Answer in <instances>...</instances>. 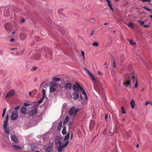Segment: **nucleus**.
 Returning a JSON list of instances; mask_svg holds the SVG:
<instances>
[{
	"instance_id": "obj_1",
	"label": "nucleus",
	"mask_w": 152,
	"mask_h": 152,
	"mask_svg": "<svg viewBox=\"0 0 152 152\" xmlns=\"http://www.w3.org/2000/svg\"><path fill=\"white\" fill-rule=\"evenodd\" d=\"M76 85H74L73 86V89L76 91H79L80 90L82 91L83 94L85 99L87 100L88 99L87 96L84 90H83V88L78 83H76Z\"/></svg>"
},
{
	"instance_id": "obj_2",
	"label": "nucleus",
	"mask_w": 152,
	"mask_h": 152,
	"mask_svg": "<svg viewBox=\"0 0 152 152\" xmlns=\"http://www.w3.org/2000/svg\"><path fill=\"white\" fill-rule=\"evenodd\" d=\"M18 114L17 111H13L10 117L11 119L12 120H15L18 118Z\"/></svg>"
},
{
	"instance_id": "obj_3",
	"label": "nucleus",
	"mask_w": 152,
	"mask_h": 152,
	"mask_svg": "<svg viewBox=\"0 0 152 152\" xmlns=\"http://www.w3.org/2000/svg\"><path fill=\"white\" fill-rule=\"evenodd\" d=\"M15 94V91L13 90H11L7 94L6 96V97L7 98L11 96L14 95Z\"/></svg>"
},
{
	"instance_id": "obj_4",
	"label": "nucleus",
	"mask_w": 152,
	"mask_h": 152,
	"mask_svg": "<svg viewBox=\"0 0 152 152\" xmlns=\"http://www.w3.org/2000/svg\"><path fill=\"white\" fill-rule=\"evenodd\" d=\"M55 143L56 145L58 144L59 145H61L59 137L58 136L56 137L55 139Z\"/></svg>"
},
{
	"instance_id": "obj_5",
	"label": "nucleus",
	"mask_w": 152,
	"mask_h": 152,
	"mask_svg": "<svg viewBox=\"0 0 152 152\" xmlns=\"http://www.w3.org/2000/svg\"><path fill=\"white\" fill-rule=\"evenodd\" d=\"M71 97L74 99H77L79 97V94L77 92H74L72 95Z\"/></svg>"
},
{
	"instance_id": "obj_6",
	"label": "nucleus",
	"mask_w": 152,
	"mask_h": 152,
	"mask_svg": "<svg viewBox=\"0 0 152 152\" xmlns=\"http://www.w3.org/2000/svg\"><path fill=\"white\" fill-rule=\"evenodd\" d=\"M72 87V85L70 83H67L65 84L64 88L67 90L70 89Z\"/></svg>"
},
{
	"instance_id": "obj_7",
	"label": "nucleus",
	"mask_w": 152,
	"mask_h": 152,
	"mask_svg": "<svg viewBox=\"0 0 152 152\" xmlns=\"http://www.w3.org/2000/svg\"><path fill=\"white\" fill-rule=\"evenodd\" d=\"M37 109H34L33 110L30 111L29 112V115L31 116L34 115L37 113Z\"/></svg>"
},
{
	"instance_id": "obj_8",
	"label": "nucleus",
	"mask_w": 152,
	"mask_h": 152,
	"mask_svg": "<svg viewBox=\"0 0 152 152\" xmlns=\"http://www.w3.org/2000/svg\"><path fill=\"white\" fill-rule=\"evenodd\" d=\"M4 27L6 30H9L11 28V25L9 23H6L4 25Z\"/></svg>"
},
{
	"instance_id": "obj_9",
	"label": "nucleus",
	"mask_w": 152,
	"mask_h": 152,
	"mask_svg": "<svg viewBox=\"0 0 152 152\" xmlns=\"http://www.w3.org/2000/svg\"><path fill=\"white\" fill-rule=\"evenodd\" d=\"M11 140L14 142L16 143L18 141V139L15 135H12L11 136Z\"/></svg>"
},
{
	"instance_id": "obj_10",
	"label": "nucleus",
	"mask_w": 152,
	"mask_h": 152,
	"mask_svg": "<svg viewBox=\"0 0 152 152\" xmlns=\"http://www.w3.org/2000/svg\"><path fill=\"white\" fill-rule=\"evenodd\" d=\"M36 148V146L33 145H30L28 147V150L30 151L34 150Z\"/></svg>"
},
{
	"instance_id": "obj_11",
	"label": "nucleus",
	"mask_w": 152,
	"mask_h": 152,
	"mask_svg": "<svg viewBox=\"0 0 152 152\" xmlns=\"http://www.w3.org/2000/svg\"><path fill=\"white\" fill-rule=\"evenodd\" d=\"M36 93V90H34L32 91H30L28 93V95L31 97H33Z\"/></svg>"
},
{
	"instance_id": "obj_12",
	"label": "nucleus",
	"mask_w": 152,
	"mask_h": 152,
	"mask_svg": "<svg viewBox=\"0 0 152 152\" xmlns=\"http://www.w3.org/2000/svg\"><path fill=\"white\" fill-rule=\"evenodd\" d=\"M53 148L52 146H49L47 147L46 149V152H51L53 151Z\"/></svg>"
},
{
	"instance_id": "obj_13",
	"label": "nucleus",
	"mask_w": 152,
	"mask_h": 152,
	"mask_svg": "<svg viewBox=\"0 0 152 152\" xmlns=\"http://www.w3.org/2000/svg\"><path fill=\"white\" fill-rule=\"evenodd\" d=\"M131 107L132 109L134 108L135 106V102L134 100L133 99H132L130 102Z\"/></svg>"
},
{
	"instance_id": "obj_14",
	"label": "nucleus",
	"mask_w": 152,
	"mask_h": 152,
	"mask_svg": "<svg viewBox=\"0 0 152 152\" xmlns=\"http://www.w3.org/2000/svg\"><path fill=\"white\" fill-rule=\"evenodd\" d=\"M63 148H64V147L62 146V144H61V145H59V146H58L57 148L58 152H61Z\"/></svg>"
},
{
	"instance_id": "obj_15",
	"label": "nucleus",
	"mask_w": 152,
	"mask_h": 152,
	"mask_svg": "<svg viewBox=\"0 0 152 152\" xmlns=\"http://www.w3.org/2000/svg\"><path fill=\"white\" fill-rule=\"evenodd\" d=\"M13 149L15 150H18L21 149L22 148L16 145H13L12 146Z\"/></svg>"
},
{
	"instance_id": "obj_16",
	"label": "nucleus",
	"mask_w": 152,
	"mask_h": 152,
	"mask_svg": "<svg viewBox=\"0 0 152 152\" xmlns=\"http://www.w3.org/2000/svg\"><path fill=\"white\" fill-rule=\"evenodd\" d=\"M70 132H71V131H68V133L65 137V138L64 139V141H66V140H68L69 139L70 137Z\"/></svg>"
},
{
	"instance_id": "obj_17",
	"label": "nucleus",
	"mask_w": 152,
	"mask_h": 152,
	"mask_svg": "<svg viewBox=\"0 0 152 152\" xmlns=\"http://www.w3.org/2000/svg\"><path fill=\"white\" fill-rule=\"evenodd\" d=\"M74 109H75V108H74V107H72L70 109V110H69V114L70 115H72L74 113Z\"/></svg>"
},
{
	"instance_id": "obj_18",
	"label": "nucleus",
	"mask_w": 152,
	"mask_h": 152,
	"mask_svg": "<svg viewBox=\"0 0 152 152\" xmlns=\"http://www.w3.org/2000/svg\"><path fill=\"white\" fill-rule=\"evenodd\" d=\"M21 110L22 113L23 114H26V113L27 109L25 107H23L21 108Z\"/></svg>"
},
{
	"instance_id": "obj_19",
	"label": "nucleus",
	"mask_w": 152,
	"mask_h": 152,
	"mask_svg": "<svg viewBox=\"0 0 152 152\" xmlns=\"http://www.w3.org/2000/svg\"><path fill=\"white\" fill-rule=\"evenodd\" d=\"M88 73L93 80L94 81H95V79L94 77V76L93 75L90 71L88 72Z\"/></svg>"
},
{
	"instance_id": "obj_20",
	"label": "nucleus",
	"mask_w": 152,
	"mask_h": 152,
	"mask_svg": "<svg viewBox=\"0 0 152 152\" xmlns=\"http://www.w3.org/2000/svg\"><path fill=\"white\" fill-rule=\"evenodd\" d=\"M5 130V134H7V135H9L10 134V131L9 129V128H6L4 129Z\"/></svg>"
},
{
	"instance_id": "obj_21",
	"label": "nucleus",
	"mask_w": 152,
	"mask_h": 152,
	"mask_svg": "<svg viewBox=\"0 0 152 152\" xmlns=\"http://www.w3.org/2000/svg\"><path fill=\"white\" fill-rule=\"evenodd\" d=\"M130 83V81L129 80H126L123 83V84L126 87H127L129 85Z\"/></svg>"
},
{
	"instance_id": "obj_22",
	"label": "nucleus",
	"mask_w": 152,
	"mask_h": 152,
	"mask_svg": "<svg viewBox=\"0 0 152 152\" xmlns=\"http://www.w3.org/2000/svg\"><path fill=\"white\" fill-rule=\"evenodd\" d=\"M62 122H60L58 124V129L59 131L60 130L62 127Z\"/></svg>"
},
{
	"instance_id": "obj_23",
	"label": "nucleus",
	"mask_w": 152,
	"mask_h": 152,
	"mask_svg": "<svg viewBox=\"0 0 152 152\" xmlns=\"http://www.w3.org/2000/svg\"><path fill=\"white\" fill-rule=\"evenodd\" d=\"M40 55L38 53L37 54H36L34 56V58L35 60H38L39 59V58L40 57Z\"/></svg>"
},
{
	"instance_id": "obj_24",
	"label": "nucleus",
	"mask_w": 152,
	"mask_h": 152,
	"mask_svg": "<svg viewBox=\"0 0 152 152\" xmlns=\"http://www.w3.org/2000/svg\"><path fill=\"white\" fill-rule=\"evenodd\" d=\"M8 125V123L7 122L4 121L3 125V128L4 129L6 128H7V126Z\"/></svg>"
},
{
	"instance_id": "obj_25",
	"label": "nucleus",
	"mask_w": 152,
	"mask_h": 152,
	"mask_svg": "<svg viewBox=\"0 0 152 152\" xmlns=\"http://www.w3.org/2000/svg\"><path fill=\"white\" fill-rule=\"evenodd\" d=\"M56 90V89L55 88L53 87H50V92H52L54 91H55Z\"/></svg>"
},
{
	"instance_id": "obj_26",
	"label": "nucleus",
	"mask_w": 152,
	"mask_h": 152,
	"mask_svg": "<svg viewBox=\"0 0 152 152\" xmlns=\"http://www.w3.org/2000/svg\"><path fill=\"white\" fill-rule=\"evenodd\" d=\"M62 134H66V128L65 126L63 127V129L62 131Z\"/></svg>"
},
{
	"instance_id": "obj_27",
	"label": "nucleus",
	"mask_w": 152,
	"mask_h": 152,
	"mask_svg": "<svg viewBox=\"0 0 152 152\" xmlns=\"http://www.w3.org/2000/svg\"><path fill=\"white\" fill-rule=\"evenodd\" d=\"M49 86H50V87H53L55 86V84L53 82H51L50 83H49Z\"/></svg>"
},
{
	"instance_id": "obj_28",
	"label": "nucleus",
	"mask_w": 152,
	"mask_h": 152,
	"mask_svg": "<svg viewBox=\"0 0 152 152\" xmlns=\"http://www.w3.org/2000/svg\"><path fill=\"white\" fill-rule=\"evenodd\" d=\"M148 104H150L152 105V102L150 101H147L145 103L144 106L147 105Z\"/></svg>"
},
{
	"instance_id": "obj_29",
	"label": "nucleus",
	"mask_w": 152,
	"mask_h": 152,
	"mask_svg": "<svg viewBox=\"0 0 152 152\" xmlns=\"http://www.w3.org/2000/svg\"><path fill=\"white\" fill-rule=\"evenodd\" d=\"M69 142L68 141H67L64 144H63V143L61 144H62V146H63L64 148L66 147L68 144H69Z\"/></svg>"
},
{
	"instance_id": "obj_30",
	"label": "nucleus",
	"mask_w": 152,
	"mask_h": 152,
	"mask_svg": "<svg viewBox=\"0 0 152 152\" xmlns=\"http://www.w3.org/2000/svg\"><path fill=\"white\" fill-rule=\"evenodd\" d=\"M69 119V118L68 116H66L65 118L64 121V123H67Z\"/></svg>"
},
{
	"instance_id": "obj_31",
	"label": "nucleus",
	"mask_w": 152,
	"mask_h": 152,
	"mask_svg": "<svg viewBox=\"0 0 152 152\" xmlns=\"http://www.w3.org/2000/svg\"><path fill=\"white\" fill-rule=\"evenodd\" d=\"M72 124V123L71 122H70L68 124V128H69V131H71L70 129H71V125Z\"/></svg>"
},
{
	"instance_id": "obj_32",
	"label": "nucleus",
	"mask_w": 152,
	"mask_h": 152,
	"mask_svg": "<svg viewBox=\"0 0 152 152\" xmlns=\"http://www.w3.org/2000/svg\"><path fill=\"white\" fill-rule=\"evenodd\" d=\"M53 80L55 81H58L60 80L61 79L57 77H54L53 78Z\"/></svg>"
},
{
	"instance_id": "obj_33",
	"label": "nucleus",
	"mask_w": 152,
	"mask_h": 152,
	"mask_svg": "<svg viewBox=\"0 0 152 152\" xmlns=\"http://www.w3.org/2000/svg\"><path fill=\"white\" fill-rule=\"evenodd\" d=\"M46 51L47 52H48L50 55V53H52V51L49 49H48V50H46Z\"/></svg>"
},
{
	"instance_id": "obj_34",
	"label": "nucleus",
	"mask_w": 152,
	"mask_h": 152,
	"mask_svg": "<svg viewBox=\"0 0 152 152\" xmlns=\"http://www.w3.org/2000/svg\"><path fill=\"white\" fill-rule=\"evenodd\" d=\"M44 98V97H42V98L40 99V100L38 101V104H40L42 102Z\"/></svg>"
},
{
	"instance_id": "obj_35",
	"label": "nucleus",
	"mask_w": 152,
	"mask_h": 152,
	"mask_svg": "<svg viewBox=\"0 0 152 152\" xmlns=\"http://www.w3.org/2000/svg\"><path fill=\"white\" fill-rule=\"evenodd\" d=\"M98 45H99L98 43L97 42H94L92 44V45H93L94 46H96V47L98 46Z\"/></svg>"
},
{
	"instance_id": "obj_36",
	"label": "nucleus",
	"mask_w": 152,
	"mask_h": 152,
	"mask_svg": "<svg viewBox=\"0 0 152 152\" xmlns=\"http://www.w3.org/2000/svg\"><path fill=\"white\" fill-rule=\"evenodd\" d=\"M42 92L43 93V96L42 97H45V89H42Z\"/></svg>"
},
{
	"instance_id": "obj_37",
	"label": "nucleus",
	"mask_w": 152,
	"mask_h": 152,
	"mask_svg": "<svg viewBox=\"0 0 152 152\" xmlns=\"http://www.w3.org/2000/svg\"><path fill=\"white\" fill-rule=\"evenodd\" d=\"M129 42L132 45H136V43L135 42H133L131 40H129Z\"/></svg>"
},
{
	"instance_id": "obj_38",
	"label": "nucleus",
	"mask_w": 152,
	"mask_h": 152,
	"mask_svg": "<svg viewBox=\"0 0 152 152\" xmlns=\"http://www.w3.org/2000/svg\"><path fill=\"white\" fill-rule=\"evenodd\" d=\"M128 25L129 27H131L133 28L134 27L133 26V24L132 23H131V22L129 23H128Z\"/></svg>"
},
{
	"instance_id": "obj_39",
	"label": "nucleus",
	"mask_w": 152,
	"mask_h": 152,
	"mask_svg": "<svg viewBox=\"0 0 152 152\" xmlns=\"http://www.w3.org/2000/svg\"><path fill=\"white\" fill-rule=\"evenodd\" d=\"M109 8H110V9H111V10L113 11V8L112 7V6L111 5V4H108Z\"/></svg>"
},
{
	"instance_id": "obj_40",
	"label": "nucleus",
	"mask_w": 152,
	"mask_h": 152,
	"mask_svg": "<svg viewBox=\"0 0 152 152\" xmlns=\"http://www.w3.org/2000/svg\"><path fill=\"white\" fill-rule=\"evenodd\" d=\"M9 115H6V120H5V121H7V122L9 120Z\"/></svg>"
},
{
	"instance_id": "obj_41",
	"label": "nucleus",
	"mask_w": 152,
	"mask_h": 152,
	"mask_svg": "<svg viewBox=\"0 0 152 152\" xmlns=\"http://www.w3.org/2000/svg\"><path fill=\"white\" fill-rule=\"evenodd\" d=\"M143 7L144 9H145V10H147V11H151V10H150V9H149V8H148L146 6H144V7Z\"/></svg>"
},
{
	"instance_id": "obj_42",
	"label": "nucleus",
	"mask_w": 152,
	"mask_h": 152,
	"mask_svg": "<svg viewBox=\"0 0 152 152\" xmlns=\"http://www.w3.org/2000/svg\"><path fill=\"white\" fill-rule=\"evenodd\" d=\"M138 81L137 80V79H136V83H135V86H134V88H137L138 87Z\"/></svg>"
},
{
	"instance_id": "obj_43",
	"label": "nucleus",
	"mask_w": 152,
	"mask_h": 152,
	"mask_svg": "<svg viewBox=\"0 0 152 152\" xmlns=\"http://www.w3.org/2000/svg\"><path fill=\"white\" fill-rule=\"evenodd\" d=\"M121 109L122 110V113L123 114H125V112L124 110V107H121Z\"/></svg>"
},
{
	"instance_id": "obj_44",
	"label": "nucleus",
	"mask_w": 152,
	"mask_h": 152,
	"mask_svg": "<svg viewBox=\"0 0 152 152\" xmlns=\"http://www.w3.org/2000/svg\"><path fill=\"white\" fill-rule=\"evenodd\" d=\"M145 21H141L140 20H138V22H140V24L141 25H143L145 23Z\"/></svg>"
},
{
	"instance_id": "obj_45",
	"label": "nucleus",
	"mask_w": 152,
	"mask_h": 152,
	"mask_svg": "<svg viewBox=\"0 0 152 152\" xmlns=\"http://www.w3.org/2000/svg\"><path fill=\"white\" fill-rule=\"evenodd\" d=\"M79 111V109H76L75 110V111H74V114L75 115Z\"/></svg>"
},
{
	"instance_id": "obj_46",
	"label": "nucleus",
	"mask_w": 152,
	"mask_h": 152,
	"mask_svg": "<svg viewBox=\"0 0 152 152\" xmlns=\"http://www.w3.org/2000/svg\"><path fill=\"white\" fill-rule=\"evenodd\" d=\"M20 106H18L15 108V111H17V110L19 108Z\"/></svg>"
},
{
	"instance_id": "obj_47",
	"label": "nucleus",
	"mask_w": 152,
	"mask_h": 152,
	"mask_svg": "<svg viewBox=\"0 0 152 152\" xmlns=\"http://www.w3.org/2000/svg\"><path fill=\"white\" fill-rule=\"evenodd\" d=\"M113 67L115 68L116 67V64L114 61H113Z\"/></svg>"
},
{
	"instance_id": "obj_48",
	"label": "nucleus",
	"mask_w": 152,
	"mask_h": 152,
	"mask_svg": "<svg viewBox=\"0 0 152 152\" xmlns=\"http://www.w3.org/2000/svg\"><path fill=\"white\" fill-rule=\"evenodd\" d=\"M24 105L26 106H28L30 105V104L27 103H25L24 104Z\"/></svg>"
},
{
	"instance_id": "obj_49",
	"label": "nucleus",
	"mask_w": 152,
	"mask_h": 152,
	"mask_svg": "<svg viewBox=\"0 0 152 152\" xmlns=\"http://www.w3.org/2000/svg\"><path fill=\"white\" fill-rule=\"evenodd\" d=\"M6 108L4 109L3 110V113L5 114L6 112Z\"/></svg>"
},
{
	"instance_id": "obj_50",
	"label": "nucleus",
	"mask_w": 152,
	"mask_h": 152,
	"mask_svg": "<svg viewBox=\"0 0 152 152\" xmlns=\"http://www.w3.org/2000/svg\"><path fill=\"white\" fill-rule=\"evenodd\" d=\"M143 2H145L146 1H148L149 2L151 0H141Z\"/></svg>"
},
{
	"instance_id": "obj_51",
	"label": "nucleus",
	"mask_w": 152,
	"mask_h": 152,
	"mask_svg": "<svg viewBox=\"0 0 152 152\" xmlns=\"http://www.w3.org/2000/svg\"><path fill=\"white\" fill-rule=\"evenodd\" d=\"M15 39L14 38H12L10 39V41L11 42H13L15 41Z\"/></svg>"
},
{
	"instance_id": "obj_52",
	"label": "nucleus",
	"mask_w": 152,
	"mask_h": 152,
	"mask_svg": "<svg viewBox=\"0 0 152 152\" xmlns=\"http://www.w3.org/2000/svg\"><path fill=\"white\" fill-rule=\"evenodd\" d=\"M91 21L94 23H95V20L93 19V18H92V19H91Z\"/></svg>"
},
{
	"instance_id": "obj_53",
	"label": "nucleus",
	"mask_w": 152,
	"mask_h": 152,
	"mask_svg": "<svg viewBox=\"0 0 152 152\" xmlns=\"http://www.w3.org/2000/svg\"><path fill=\"white\" fill-rule=\"evenodd\" d=\"M106 1L107 3L108 4H111V2L110 0H106Z\"/></svg>"
},
{
	"instance_id": "obj_54",
	"label": "nucleus",
	"mask_w": 152,
	"mask_h": 152,
	"mask_svg": "<svg viewBox=\"0 0 152 152\" xmlns=\"http://www.w3.org/2000/svg\"><path fill=\"white\" fill-rule=\"evenodd\" d=\"M21 23H23L25 22L24 18H22L21 20L20 21Z\"/></svg>"
},
{
	"instance_id": "obj_55",
	"label": "nucleus",
	"mask_w": 152,
	"mask_h": 152,
	"mask_svg": "<svg viewBox=\"0 0 152 152\" xmlns=\"http://www.w3.org/2000/svg\"><path fill=\"white\" fill-rule=\"evenodd\" d=\"M81 55L82 56H84V51H81Z\"/></svg>"
},
{
	"instance_id": "obj_56",
	"label": "nucleus",
	"mask_w": 152,
	"mask_h": 152,
	"mask_svg": "<svg viewBox=\"0 0 152 152\" xmlns=\"http://www.w3.org/2000/svg\"><path fill=\"white\" fill-rule=\"evenodd\" d=\"M84 68L87 73L89 71L86 67H84Z\"/></svg>"
},
{
	"instance_id": "obj_57",
	"label": "nucleus",
	"mask_w": 152,
	"mask_h": 152,
	"mask_svg": "<svg viewBox=\"0 0 152 152\" xmlns=\"http://www.w3.org/2000/svg\"><path fill=\"white\" fill-rule=\"evenodd\" d=\"M98 74L99 75H102V73L99 71H98Z\"/></svg>"
},
{
	"instance_id": "obj_58",
	"label": "nucleus",
	"mask_w": 152,
	"mask_h": 152,
	"mask_svg": "<svg viewBox=\"0 0 152 152\" xmlns=\"http://www.w3.org/2000/svg\"><path fill=\"white\" fill-rule=\"evenodd\" d=\"M94 33V30H92V32H91V35L92 36L93 34Z\"/></svg>"
},
{
	"instance_id": "obj_59",
	"label": "nucleus",
	"mask_w": 152,
	"mask_h": 152,
	"mask_svg": "<svg viewBox=\"0 0 152 152\" xmlns=\"http://www.w3.org/2000/svg\"><path fill=\"white\" fill-rule=\"evenodd\" d=\"M107 118V115L105 114V119L106 120Z\"/></svg>"
},
{
	"instance_id": "obj_60",
	"label": "nucleus",
	"mask_w": 152,
	"mask_h": 152,
	"mask_svg": "<svg viewBox=\"0 0 152 152\" xmlns=\"http://www.w3.org/2000/svg\"><path fill=\"white\" fill-rule=\"evenodd\" d=\"M37 68L36 67H34L33 68V69L34 71H35L36 70Z\"/></svg>"
},
{
	"instance_id": "obj_61",
	"label": "nucleus",
	"mask_w": 152,
	"mask_h": 152,
	"mask_svg": "<svg viewBox=\"0 0 152 152\" xmlns=\"http://www.w3.org/2000/svg\"><path fill=\"white\" fill-rule=\"evenodd\" d=\"M143 26L144 27H148V25H143Z\"/></svg>"
},
{
	"instance_id": "obj_62",
	"label": "nucleus",
	"mask_w": 152,
	"mask_h": 152,
	"mask_svg": "<svg viewBox=\"0 0 152 152\" xmlns=\"http://www.w3.org/2000/svg\"><path fill=\"white\" fill-rule=\"evenodd\" d=\"M72 133H71V136H70V139L71 140L72 139Z\"/></svg>"
},
{
	"instance_id": "obj_63",
	"label": "nucleus",
	"mask_w": 152,
	"mask_h": 152,
	"mask_svg": "<svg viewBox=\"0 0 152 152\" xmlns=\"http://www.w3.org/2000/svg\"><path fill=\"white\" fill-rule=\"evenodd\" d=\"M80 98H81V99H83V97L81 95H80Z\"/></svg>"
},
{
	"instance_id": "obj_64",
	"label": "nucleus",
	"mask_w": 152,
	"mask_h": 152,
	"mask_svg": "<svg viewBox=\"0 0 152 152\" xmlns=\"http://www.w3.org/2000/svg\"><path fill=\"white\" fill-rule=\"evenodd\" d=\"M83 56V60L84 61L85 60V57L84 56Z\"/></svg>"
}]
</instances>
